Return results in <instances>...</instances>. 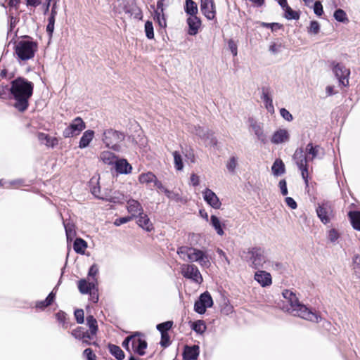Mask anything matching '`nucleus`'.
<instances>
[{
	"mask_svg": "<svg viewBox=\"0 0 360 360\" xmlns=\"http://www.w3.org/2000/svg\"><path fill=\"white\" fill-rule=\"evenodd\" d=\"M283 297L281 309L290 314L300 317L303 319L318 323L321 317L316 312L312 311L304 304L300 303L295 292L290 290L282 292Z\"/></svg>",
	"mask_w": 360,
	"mask_h": 360,
	"instance_id": "obj_1",
	"label": "nucleus"
},
{
	"mask_svg": "<svg viewBox=\"0 0 360 360\" xmlns=\"http://www.w3.org/2000/svg\"><path fill=\"white\" fill-rule=\"evenodd\" d=\"M11 96L15 100L13 106L20 112L25 111L33 94L34 84L24 77H18L11 82Z\"/></svg>",
	"mask_w": 360,
	"mask_h": 360,
	"instance_id": "obj_2",
	"label": "nucleus"
},
{
	"mask_svg": "<svg viewBox=\"0 0 360 360\" xmlns=\"http://www.w3.org/2000/svg\"><path fill=\"white\" fill-rule=\"evenodd\" d=\"M321 150H323V149L319 146H314L311 143H309L306 146L305 153L301 148L295 151L293 159L301 171L302 176L306 183L308 181L309 175L307 162L312 161L318 158Z\"/></svg>",
	"mask_w": 360,
	"mask_h": 360,
	"instance_id": "obj_3",
	"label": "nucleus"
},
{
	"mask_svg": "<svg viewBox=\"0 0 360 360\" xmlns=\"http://www.w3.org/2000/svg\"><path fill=\"white\" fill-rule=\"evenodd\" d=\"M246 261L249 266L255 269L268 268V257L265 250L259 247H252L246 252Z\"/></svg>",
	"mask_w": 360,
	"mask_h": 360,
	"instance_id": "obj_4",
	"label": "nucleus"
},
{
	"mask_svg": "<svg viewBox=\"0 0 360 360\" xmlns=\"http://www.w3.org/2000/svg\"><path fill=\"white\" fill-rule=\"evenodd\" d=\"M37 49V43L29 39L26 37L25 39L20 40L16 43L15 53L19 60L25 61L32 58Z\"/></svg>",
	"mask_w": 360,
	"mask_h": 360,
	"instance_id": "obj_5",
	"label": "nucleus"
},
{
	"mask_svg": "<svg viewBox=\"0 0 360 360\" xmlns=\"http://www.w3.org/2000/svg\"><path fill=\"white\" fill-rule=\"evenodd\" d=\"M140 333L127 337L122 342V347L130 354L132 352L140 356L145 354V349L147 348V342L140 337Z\"/></svg>",
	"mask_w": 360,
	"mask_h": 360,
	"instance_id": "obj_6",
	"label": "nucleus"
},
{
	"mask_svg": "<svg viewBox=\"0 0 360 360\" xmlns=\"http://www.w3.org/2000/svg\"><path fill=\"white\" fill-rule=\"evenodd\" d=\"M124 139V134L112 129L103 131L101 140L107 148L114 150L119 149V144Z\"/></svg>",
	"mask_w": 360,
	"mask_h": 360,
	"instance_id": "obj_7",
	"label": "nucleus"
},
{
	"mask_svg": "<svg viewBox=\"0 0 360 360\" xmlns=\"http://www.w3.org/2000/svg\"><path fill=\"white\" fill-rule=\"evenodd\" d=\"M182 276L193 282L200 284L203 279L198 268L193 264H183L181 266Z\"/></svg>",
	"mask_w": 360,
	"mask_h": 360,
	"instance_id": "obj_8",
	"label": "nucleus"
},
{
	"mask_svg": "<svg viewBox=\"0 0 360 360\" xmlns=\"http://www.w3.org/2000/svg\"><path fill=\"white\" fill-rule=\"evenodd\" d=\"M86 124L80 117L75 118L70 125L63 131V136L65 138L73 137L79 135L84 129Z\"/></svg>",
	"mask_w": 360,
	"mask_h": 360,
	"instance_id": "obj_9",
	"label": "nucleus"
},
{
	"mask_svg": "<svg viewBox=\"0 0 360 360\" xmlns=\"http://www.w3.org/2000/svg\"><path fill=\"white\" fill-rule=\"evenodd\" d=\"M210 259L207 250L193 248L191 262H197L202 268H209L211 265Z\"/></svg>",
	"mask_w": 360,
	"mask_h": 360,
	"instance_id": "obj_10",
	"label": "nucleus"
},
{
	"mask_svg": "<svg viewBox=\"0 0 360 360\" xmlns=\"http://www.w3.org/2000/svg\"><path fill=\"white\" fill-rule=\"evenodd\" d=\"M316 213L324 224H328L334 216L333 207L328 202L319 204L316 208Z\"/></svg>",
	"mask_w": 360,
	"mask_h": 360,
	"instance_id": "obj_11",
	"label": "nucleus"
},
{
	"mask_svg": "<svg viewBox=\"0 0 360 360\" xmlns=\"http://www.w3.org/2000/svg\"><path fill=\"white\" fill-rule=\"evenodd\" d=\"M213 304L212 298L208 292L202 293L198 300L194 304V310L195 312L203 314L206 311V309L211 307Z\"/></svg>",
	"mask_w": 360,
	"mask_h": 360,
	"instance_id": "obj_12",
	"label": "nucleus"
},
{
	"mask_svg": "<svg viewBox=\"0 0 360 360\" xmlns=\"http://www.w3.org/2000/svg\"><path fill=\"white\" fill-rule=\"evenodd\" d=\"M333 72L339 81L340 84L347 86L349 84V76L350 71L345 65L338 63L333 68Z\"/></svg>",
	"mask_w": 360,
	"mask_h": 360,
	"instance_id": "obj_13",
	"label": "nucleus"
},
{
	"mask_svg": "<svg viewBox=\"0 0 360 360\" xmlns=\"http://www.w3.org/2000/svg\"><path fill=\"white\" fill-rule=\"evenodd\" d=\"M190 131L195 135L200 137L202 139L207 141L208 144L216 145L217 139L213 136V134L208 129H204L200 126H195Z\"/></svg>",
	"mask_w": 360,
	"mask_h": 360,
	"instance_id": "obj_14",
	"label": "nucleus"
},
{
	"mask_svg": "<svg viewBox=\"0 0 360 360\" xmlns=\"http://www.w3.org/2000/svg\"><path fill=\"white\" fill-rule=\"evenodd\" d=\"M250 127L257 136V139L263 143H266L267 141L266 135L264 131L263 124L260 122H257L254 119H249Z\"/></svg>",
	"mask_w": 360,
	"mask_h": 360,
	"instance_id": "obj_15",
	"label": "nucleus"
},
{
	"mask_svg": "<svg viewBox=\"0 0 360 360\" xmlns=\"http://www.w3.org/2000/svg\"><path fill=\"white\" fill-rule=\"evenodd\" d=\"M202 196L205 201L212 208L219 209L221 203L214 192L210 188L205 189L202 191Z\"/></svg>",
	"mask_w": 360,
	"mask_h": 360,
	"instance_id": "obj_16",
	"label": "nucleus"
},
{
	"mask_svg": "<svg viewBox=\"0 0 360 360\" xmlns=\"http://www.w3.org/2000/svg\"><path fill=\"white\" fill-rule=\"evenodd\" d=\"M290 140V133L286 129H278L276 130L271 138V142L274 144H281Z\"/></svg>",
	"mask_w": 360,
	"mask_h": 360,
	"instance_id": "obj_17",
	"label": "nucleus"
},
{
	"mask_svg": "<svg viewBox=\"0 0 360 360\" xmlns=\"http://www.w3.org/2000/svg\"><path fill=\"white\" fill-rule=\"evenodd\" d=\"M200 9L208 20L215 17V7L213 0H200Z\"/></svg>",
	"mask_w": 360,
	"mask_h": 360,
	"instance_id": "obj_18",
	"label": "nucleus"
},
{
	"mask_svg": "<svg viewBox=\"0 0 360 360\" xmlns=\"http://www.w3.org/2000/svg\"><path fill=\"white\" fill-rule=\"evenodd\" d=\"M255 280L263 288L270 286L272 284L271 274L262 270H258L254 275Z\"/></svg>",
	"mask_w": 360,
	"mask_h": 360,
	"instance_id": "obj_19",
	"label": "nucleus"
},
{
	"mask_svg": "<svg viewBox=\"0 0 360 360\" xmlns=\"http://www.w3.org/2000/svg\"><path fill=\"white\" fill-rule=\"evenodd\" d=\"M71 334L75 338L82 340L86 345H91V340H94L89 332L85 330L83 327H77L71 332Z\"/></svg>",
	"mask_w": 360,
	"mask_h": 360,
	"instance_id": "obj_20",
	"label": "nucleus"
},
{
	"mask_svg": "<svg viewBox=\"0 0 360 360\" xmlns=\"http://www.w3.org/2000/svg\"><path fill=\"white\" fill-rule=\"evenodd\" d=\"M186 22L188 26V34L191 36L196 35L201 25V21L200 18L196 15L189 16L187 18Z\"/></svg>",
	"mask_w": 360,
	"mask_h": 360,
	"instance_id": "obj_21",
	"label": "nucleus"
},
{
	"mask_svg": "<svg viewBox=\"0 0 360 360\" xmlns=\"http://www.w3.org/2000/svg\"><path fill=\"white\" fill-rule=\"evenodd\" d=\"M97 283L94 281H87L86 279H80L77 283L78 290L82 294H88L96 290Z\"/></svg>",
	"mask_w": 360,
	"mask_h": 360,
	"instance_id": "obj_22",
	"label": "nucleus"
},
{
	"mask_svg": "<svg viewBox=\"0 0 360 360\" xmlns=\"http://www.w3.org/2000/svg\"><path fill=\"white\" fill-rule=\"evenodd\" d=\"M163 7H156L154 11L153 19L158 23L160 28L165 29L167 27V17L165 13V9Z\"/></svg>",
	"mask_w": 360,
	"mask_h": 360,
	"instance_id": "obj_23",
	"label": "nucleus"
},
{
	"mask_svg": "<svg viewBox=\"0 0 360 360\" xmlns=\"http://www.w3.org/2000/svg\"><path fill=\"white\" fill-rule=\"evenodd\" d=\"M119 174H129L131 172L132 167L125 159H117L112 167Z\"/></svg>",
	"mask_w": 360,
	"mask_h": 360,
	"instance_id": "obj_24",
	"label": "nucleus"
},
{
	"mask_svg": "<svg viewBox=\"0 0 360 360\" xmlns=\"http://www.w3.org/2000/svg\"><path fill=\"white\" fill-rule=\"evenodd\" d=\"M127 210L133 219L137 214H140L143 212V207L137 200L131 199L127 201Z\"/></svg>",
	"mask_w": 360,
	"mask_h": 360,
	"instance_id": "obj_25",
	"label": "nucleus"
},
{
	"mask_svg": "<svg viewBox=\"0 0 360 360\" xmlns=\"http://www.w3.org/2000/svg\"><path fill=\"white\" fill-rule=\"evenodd\" d=\"M99 159L105 165L113 167L118 158L113 153L105 150L100 153Z\"/></svg>",
	"mask_w": 360,
	"mask_h": 360,
	"instance_id": "obj_26",
	"label": "nucleus"
},
{
	"mask_svg": "<svg viewBox=\"0 0 360 360\" xmlns=\"http://www.w3.org/2000/svg\"><path fill=\"white\" fill-rule=\"evenodd\" d=\"M199 355V347L198 345H193L191 347L186 346L183 356L184 360H194L197 359Z\"/></svg>",
	"mask_w": 360,
	"mask_h": 360,
	"instance_id": "obj_27",
	"label": "nucleus"
},
{
	"mask_svg": "<svg viewBox=\"0 0 360 360\" xmlns=\"http://www.w3.org/2000/svg\"><path fill=\"white\" fill-rule=\"evenodd\" d=\"M38 139L48 147L53 148L58 143L57 138L50 136L49 134L40 132L37 135Z\"/></svg>",
	"mask_w": 360,
	"mask_h": 360,
	"instance_id": "obj_28",
	"label": "nucleus"
},
{
	"mask_svg": "<svg viewBox=\"0 0 360 360\" xmlns=\"http://www.w3.org/2000/svg\"><path fill=\"white\" fill-rule=\"evenodd\" d=\"M94 131L91 129L85 131L79 140V148L82 149L88 147L94 137Z\"/></svg>",
	"mask_w": 360,
	"mask_h": 360,
	"instance_id": "obj_29",
	"label": "nucleus"
},
{
	"mask_svg": "<svg viewBox=\"0 0 360 360\" xmlns=\"http://www.w3.org/2000/svg\"><path fill=\"white\" fill-rule=\"evenodd\" d=\"M137 223L140 227L147 231H151L153 229V226L150 219L143 212L139 214Z\"/></svg>",
	"mask_w": 360,
	"mask_h": 360,
	"instance_id": "obj_30",
	"label": "nucleus"
},
{
	"mask_svg": "<svg viewBox=\"0 0 360 360\" xmlns=\"http://www.w3.org/2000/svg\"><path fill=\"white\" fill-rule=\"evenodd\" d=\"M193 248L188 246H181L177 249V254L180 258L186 262H190L192 255Z\"/></svg>",
	"mask_w": 360,
	"mask_h": 360,
	"instance_id": "obj_31",
	"label": "nucleus"
},
{
	"mask_svg": "<svg viewBox=\"0 0 360 360\" xmlns=\"http://www.w3.org/2000/svg\"><path fill=\"white\" fill-rule=\"evenodd\" d=\"M261 98L263 103L265 105V108L268 110V112L273 113L274 112V107L273 105V100L269 94V92L266 89H262V94Z\"/></svg>",
	"mask_w": 360,
	"mask_h": 360,
	"instance_id": "obj_32",
	"label": "nucleus"
},
{
	"mask_svg": "<svg viewBox=\"0 0 360 360\" xmlns=\"http://www.w3.org/2000/svg\"><path fill=\"white\" fill-rule=\"evenodd\" d=\"M271 171L274 176H278L285 172V165L280 159H276L271 167Z\"/></svg>",
	"mask_w": 360,
	"mask_h": 360,
	"instance_id": "obj_33",
	"label": "nucleus"
},
{
	"mask_svg": "<svg viewBox=\"0 0 360 360\" xmlns=\"http://www.w3.org/2000/svg\"><path fill=\"white\" fill-rule=\"evenodd\" d=\"M210 224L214 229L218 235L223 236L224 234L223 229L224 224H221L219 219L217 216L212 215L210 217Z\"/></svg>",
	"mask_w": 360,
	"mask_h": 360,
	"instance_id": "obj_34",
	"label": "nucleus"
},
{
	"mask_svg": "<svg viewBox=\"0 0 360 360\" xmlns=\"http://www.w3.org/2000/svg\"><path fill=\"white\" fill-rule=\"evenodd\" d=\"M86 323L89 328V334L94 339L98 331V324L96 319L91 315L86 317Z\"/></svg>",
	"mask_w": 360,
	"mask_h": 360,
	"instance_id": "obj_35",
	"label": "nucleus"
},
{
	"mask_svg": "<svg viewBox=\"0 0 360 360\" xmlns=\"http://www.w3.org/2000/svg\"><path fill=\"white\" fill-rule=\"evenodd\" d=\"M184 11L190 16L196 15L198 13L197 4L193 0H186Z\"/></svg>",
	"mask_w": 360,
	"mask_h": 360,
	"instance_id": "obj_36",
	"label": "nucleus"
},
{
	"mask_svg": "<svg viewBox=\"0 0 360 360\" xmlns=\"http://www.w3.org/2000/svg\"><path fill=\"white\" fill-rule=\"evenodd\" d=\"M101 198L102 200L113 203H120L124 199V195L117 191H115L112 195H105V197Z\"/></svg>",
	"mask_w": 360,
	"mask_h": 360,
	"instance_id": "obj_37",
	"label": "nucleus"
},
{
	"mask_svg": "<svg viewBox=\"0 0 360 360\" xmlns=\"http://www.w3.org/2000/svg\"><path fill=\"white\" fill-rule=\"evenodd\" d=\"M348 215L354 229L360 231V212L351 211Z\"/></svg>",
	"mask_w": 360,
	"mask_h": 360,
	"instance_id": "obj_38",
	"label": "nucleus"
},
{
	"mask_svg": "<svg viewBox=\"0 0 360 360\" xmlns=\"http://www.w3.org/2000/svg\"><path fill=\"white\" fill-rule=\"evenodd\" d=\"M283 10V16L288 20H298L300 16L299 11L292 10L289 6H286Z\"/></svg>",
	"mask_w": 360,
	"mask_h": 360,
	"instance_id": "obj_39",
	"label": "nucleus"
},
{
	"mask_svg": "<svg viewBox=\"0 0 360 360\" xmlns=\"http://www.w3.org/2000/svg\"><path fill=\"white\" fill-rule=\"evenodd\" d=\"M191 327L196 333L200 335L203 334L207 329V326L202 320H198L193 322Z\"/></svg>",
	"mask_w": 360,
	"mask_h": 360,
	"instance_id": "obj_40",
	"label": "nucleus"
},
{
	"mask_svg": "<svg viewBox=\"0 0 360 360\" xmlns=\"http://www.w3.org/2000/svg\"><path fill=\"white\" fill-rule=\"evenodd\" d=\"M87 248L86 242L82 238H76L74 242V250L79 254H84Z\"/></svg>",
	"mask_w": 360,
	"mask_h": 360,
	"instance_id": "obj_41",
	"label": "nucleus"
},
{
	"mask_svg": "<svg viewBox=\"0 0 360 360\" xmlns=\"http://www.w3.org/2000/svg\"><path fill=\"white\" fill-rule=\"evenodd\" d=\"M352 269L356 278L360 281V255H356L352 259Z\"/></svg>",
	"mask_w": 360,
	"mask_h": 360,
	"instance_id": "obj_42",
	"label": "nucleus"
},
{
	"mask_svg": "<svg viewBox=\"0 0 360 360\" xmlns=\"http://www.w3.org/2000/svg\"><path fill=\"white\" fill-rule=\"evenodd\" d=\"M174 157V167L177 171H181L184 169L183 158L181 155L178 151L172 153Z\"/></svg>",
	"mask_w": 360,
	"mask_h": 360,
	"instance_id": "obj_43",
	"label": "nucleus"
},
{
	"mask_svg": "<svg viewBox=\"0 0 360 360\" xmlns=\"http://www.w3.org/2000/svg\"><path fill=\"white\" fill-rule=\"evenodd\" d=\"M155 179V175L150 172L147 173H143L139 177V180L141 184H149L154 182Z\"/></svg>",
	"mask_w": 360,
	"mask_h": 360,
	"instance_id": "obj_44",
	"label": "nucleus"
},
{
	"mask_svg": "<svg viewBox=\"0 0 360 360\" xmlns=\"http://www.w3.org/2000/svg\"><path fill=\"white\" fill-rule=\"evenodd\" d=\"M110 352L118 360H122L124 358V352L117 345H110Z\"/></svg>",
	"mask_w": 360,
	"mask_h": 360,
	"instance_id": "obj_45",
	"label": "nucleus"
},
{
	"mask_svg": "<svg viewBox=\"0 0 360 360\" xmlns=\"http://www.w3.org/2000/svg\"><path fill=\"white\" fill-rule=\"evenodd\" d=\"M334 18L340 22L347 23L349 22V19L346 13L342 9H337L333 14Z\"/></svg>",
	"mask_w": 360,
	"mask_h": 360,
	"instance_id": "obj_46",
	"label": "nucleus"
},
{
	"mask_svg": "<svg viewBox=\"0 0 360 360\" xmlns=\"http://www.w3.org/2000/svg\"><path fill=\"white\" fill-rule=\"evenodd\" d=\"M11 85L0 86V98L6 100L12 98L11 96Z\"/></svg>",
	"mask_w": 360,
	"mask_h": 360,
	"instance_id": "obj_47",
	"label": "nucleus"
},
{
	"mask_svg": "<svg viewBox=\"0 0 360 360\" xmlns=\"http://www.w3.org/2000/svg\"><path fill=\"white\" fill-rule=\"evenodd\" d=\"M125 11L127 13H129L131 16L136 19H141L142 18V12L141 10L136 6V5L133 6L131 8H125Z\"/></svg>",
	"mask_w": 360,
	"mask_h": 360,
	"instance_id": "obj_48",
	"label": "nucleus"
},
{
	"mask_svg": "<svg viewBox=\"0 0 360 360\" xmlns=\"http://www.w3.org/2000/svg\"><path fill=\"white\" fill-rule=\"evenodd\" d=\"M238 165V158L236 156L230 158L226 163V168L229 172L233 174Z\"/></svg>",
	"mask_w": 360,
	"mask_h": 360,
	"instance_id": "obj_49",
	"label": "nucleus"
},
{
	"mask_svg": "<svg viewBox=\"0 0 360 360\" xmlns=\"http://www.w3.org/2000/svg\"><path fill=\"white\" fill-rule=\"evenodd\" d=\"M320 24L316 21L312 20L310 22L309 27L307 28V32L310 34H317L320 32Z\"/></svg>",
	"mask_w": 360,
	"mask_h": 360,
	"instance_id": "obj_50",
	"label": "nucleus"
},
{
	"mask_svg": "<svg viewBox=\"0 0 360 360\" xmlns=\"http://www.w3.org/2000/svg\"><path fill=\"white\" fill-rule=\"evenodd\" d=\"M65 233L67 236V240H72L75 236V231L74 229V226L72 224L68 223L64 224Z\"/></svg>",
	"mask_w": 360,
	"mask_h": 360,
	"instance_id": "obj_51",
	"label": "nucleus"
},
{
	"mask_svg": "<svg viewBox=\"0 0 360 360\" xmlns=\"http://www.w3.org/2000/svg\"><path fill=\"white\" fill-rule=\"evenodd\" d=\"M145 32L148 39H152L154 38L153 25L152 22L147 21L145 23Z\"/></svg>",
	"mask_w": 360,
	"mask_h": 360,
	"instance_id": "obj_52",
	"label": "nucleus"
},
{
	"mask_svg": "<svg viewBox=\"0 0 360 360\" xmlns=\"http://www.w3.org/2000/svg\"><path fill=\"white\" fill-rule=\"evenodd\" d=\"M328 239L330 243H335L340 237V233L335 229H330L327 233Z\"/></svg>",
	"mask_w": 360,
	"mask_h": 360,
	"instance_id": "obj_53",
	"label": "nucleus"
},
{
	"mask_svg": "<svg viewBox=\"0 0 360 360\" xmlns=\"http://www.w3.org/2000/svg\"><path fill=\"white\" fill-rule=\"evenodd\" d=\"M165 194L169 199H170L172 200H174L176 202L181 201V195L179 193L174 192L173 191L165 189Z\"/></svg>",
	"mask_w": 360,
	"mask_h": 360,
	"instance_id": "obj_54",
	"label": "nucleus"
},
{
	"mask_svg": "<svg viewBox=\"0 0 360 360\" xmlns=\"http://www.w3.org/2000/svg\"><path fill=\"white\" fill-rule=\"evenodd\" d=\"M173 325L172 321H166L157 325V329L161 333H165L172 328Z\"/></svg>",
	"mask_w": 360,
	"mask_h": 360,
	"instance_id": "obj_55",
	"label": "nucleus"
},
{
	"mask_svg": "<svg viewBox=\"0 0 360 360\" xmlns=\"http://www.w3.org/2000/svg\"><path fill=\"white\" fill-rule=\"evenodd\" d=\"M228 47L233 56L238 55V44L233 39H230L227 41Z\"/></svg>",
	"mask_w": 360,
	"mask_h": 360,
	"instance_id": "obj_56",
	"label": "nucleus"
},
{
	"mask_svg": "<svg viewBox=\"0 0 360 360\" xmlns=\"http://www.w3.org/2000/svg\"><path fill=\"white\" fill-rule=\"evenodd\" d=\"M266 266L268 268H265L266 269H273L276 271H281L283 269V264L278 262L271 261L268 259Z\"/></svg>",
	"mask_w": 360,
	"mask_h": 360,
	"instance_id": "obj_57",
	"label": "nucleus"
},
{
	"mask_svg": "<svg viewBox=\"0 0 360 360\" xmlns=\"http://www.w3.org/2000/svg\"><path fill=\"white\" fill-rule=\"evenodd\" d=\"M98 273V265L94 264L91 266V267L89 269L88 276L89 277H91L92 278V281L97 283V278H96V276Z\"/></svg>",
	"mask_w": 360,
	"mask_h": 360,
	"instance_id": "obj_58",
	"label": "nucleus"
},
{
	"mask_svg": "<svg viewBox=\"0 0 360 360\" xmlns=\"http://www.w3.org/2000/svg\"><path fill=\"white\" fill-rule=\"evenodd\" d=\"M221 311L224 314L229 315L233 312V307L229 303L228 301L224 300V302L221 306Z\"/></svg>",
	"mask_w": 360,
	"mask_h": 360,
	"instance_id": "obj_59",
	"label": "nucleus"
},
{
	"mask_svg": "<svg viewBox=\"0 0 360 360\" xmlns=\"http://www.w3.org/2000/svg\"><path fill=\"white\" fill-rule=\"evenodd\" d=\"M75 317L77 323H83L84 321V313L83 309H76L75 311Z\"/></svg>",
	"mask_w": 360,
	"mask_h": 360,
	"instance_id": "obj_60",
	"label": "nucleus"
},
{
	"mask_svg": "<svg viewBox=\"0 0 360 360\" xmlns=\"http://www.w3.org/2000/svg\"><path fill=\"white\" fill-rule=\"evenodd\" d=\"M56 319L63 324V327L67 328V323L65 322L66 321V314L63 311H60L56 314Z\"/></svg>",
	"mask_w": 360,
	"mask_h": 360,
	"instance_id": "obj_61",
	"label": "nucleus"
},
{
	"mask_svg": "<svg viewBox=\"0 0 360 360\" xmlns=\"http://www.w3.org/2000/svg\"><path fill=\"white\" fill-rule=\"evenodd\" d=\"M314 12L317 16L320 17L322 15V14L323 13V6H322L321 1H317L314 3Z\"/></svg>",
	"mask_w": 360,
	"mask_h": 360,
	"instance_id": "obj_62",
	"label": "nucleus"
},
{
	"mask_svg": "<svg viewBox=\"0 0 360 360\" xmlns=\"http://www.w3.org/2000/svg\"><path fill=\"white\" fill-rule=\"evenodd\" d=\"M281 116L285 120L290 122L293 120L292 114L285 108H281L280 110Z\"/></svg>",
	"mask_w": 360,
	"mask_h": 360,
	"instance_id": "obj_63",
	"label": "nucleus"
},
{
	"mask_svg": "<svg viewBox=\"0 0 360 360\" xmlns=\"http://www.w3.org/2000/svg\"><path fill=\"white\" fill-rule=\"evenodd\" d=\"M170 341H169V336L167 333H161V341L160 345L162 347H167L169 345Z\"/></svg>",
	"mask_w": 360,
	"mask_h": 360,
	"instance_id": "obj_64",
	"label": "nucleus"
}]
</instances>
